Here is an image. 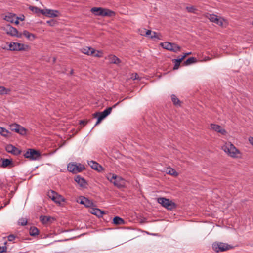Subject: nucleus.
Returning a JSON list of instances; mask_svg holds the SVG:
<instances>
[{
	"mask_svg": "<svg viewBox=\"0 0 253 253\" xmlns=\"http://www.w3.org/2000/svg\"><path fill=\"white\" fill-rule=\"evenodd\" d=\"M222 149L231 157L237 158L240 151L235 146L230 142L226 143L222 147Z\"/></svg>",
	"mask_w": 253,
	"mask_h": 253,
	"instance_id": "nucleus-1",
	"label": "nucleus"
},
{
	"mask_svg": "<svg viewBox=\"0 0 253 253\" xmlns=\"http://www.w3.org/2000/svg\"><path fill=\"white\" fill-rule=\"evenodd\" d=\"M90 11L96 16L111 17L115 15V13L113 11L102 7H93L91 9Z\"/></svg>",
	"mask_w": 253,
	"mask_h": 253,
	"instance_id": "nucleus-2",
	"label": "nucleus"
},
{
	"mask_svg": "<svg viewBox=\"0 0 253 253\" xmlns=\"http://www.w3.org/2000/svg\"><path fill=\"white\" fill-rule=\"evenodd\" d=\"M157 202L168 210L172 211L176 208V205L172 200L164 197L157 198Z\"/></svg>",
	"mask_w": 253,
	"mask_h": 253,
	"instance_id": "nucleus-3",
	"label": "nucleus"
},
{
	"mask_svg": "<svg viewBox=\"0 0 253 253\" xmlns=\"http://www.w3.org/2000/svg\"><path fill=\"white\" fill-rule=\"evenodd\" d=\"M212 247V249L216 253L225 252L233 248L231 245L221 242H214Z\"/></svg>",
	"mask_w": 253,
	"mask_h": 253,
	"instance_id": "nucleus-4",
	"label": "nucleus"
},
{
	"mask_svg": "<svg viewBox=\"0 0 253 253\" xmlns=\"http://www.w3.org/2000/svg\"><path fill=\"white\" fill-rule=\"evenodd\" d=\"M84 169V166L80 163H69L67 166L68 171L74 173L82 172Z\"/></svg>",
	"mask_w": 253,
	"mask_h": 253,
	"instance_id": "nucleus-5",
	"label": "nucleus"
},
{
	"mask_svg": "<svg viewBox=\"0 0 253 253\" xmlns=\"http://www.w3.org/2000/svg\"><path fill=\"white\" fill-rule=\"evenodd\" d=\"M24 156L32 160H38L40 157V153L38 151L33 149H28L23 154Z\"/></svg>",
	"mask_w": 253,
	"mask_h": 253,
	"instance_id": "nucleus-6",
	"label": "nucleus"
},
{
	"mask_svg": "<svg viewBox=\"0 0 253 253\" xmlns=\"http://www.w3.org/2000/svg\"><path fill=\"white\" fill-rule=\"evenodd\" d=\"M82 52L86 55H91L94 57H100L101 56V53L99 51L95 50L94 48L89 47H84L81 49Z\"/></svg>",
	"mask_w": 253,
	"mask_h": 253,
	"instance_id": "nucleus-7",
	"label": "nucleus"
},
{
	"mask_svg": "<svg viewBox=\"0 0 253 253\" xmlns=\"http://www.w3.org/2000/svg\"><path fill=\"white\" fill-rule=\"evenodd\" d=\"M5 32L12 36L20 38L22 37V34L19 33L17 30L10 25H7L4 28Z\"/></svg>",
	"mask_w": 253,
	"mask_h": 253,
	"instance_id": "nucleus-8",
	"label": "nucleus"
},
{
	"mask_svg": "<svg viewBox=\"0 0 253 253\" xmlns=\"http://www.w3.org/2000/svg\"><path fill=\"white\" fill-rule=\"evenodd\" d=\"M27 47L24 44L17 42H11L9 44V49L11 51L25 50Z\"/></svg>",
	"mask_w": 253,
	"mask_h": 253,
	"instance_id": "nucleus-9",
	"label": "nucleus"
},
{
	"mask_svg": "<svg viewBox=\"0 0 253 253\" xmlns=\"http://www.w3.org/2000/svg\"><path fill=\"white\" fill-rule=\"evenodd\" d=\"M59 13L58 10L48 9H42L41 11V14L50 18L57 17L58 16Z\"/></svg>",
	"mask_w": 253,
	"mask_h": 253,
	"instance_id": "nucleus-10",
	"label": "nucleus"
},
{
	"mask_svg": "<svg viewBox=\"0 0 253 253\" xmlns=\"http://www.w3.org/2000/svg\"><path fill=\"white\" fill-rule=\"evenodd\" d=\"M207 17L212 22L219 26L223 25V19L221 18H218L216 15L208 14L207 15Z\"/></svg>",
	"mask_w": 253,
	"mask_h": 253,
	"instance_id": "nucleus-11",
	"label": "nucleus"
},
{
	"mask_svg": "<svg viewBox=\"0 0 253 253\" xmlns=\"http://www.w3.org/2000/svg\"><path fill=\"white\" fill-rule=\"evenodd\" d=\"M5 149L7 152L10 153L15 155H18L21 153V150L11 144L7 145L5 147Z\"/></svg>",
	"mask_w": 253,
	"mask_h": 253,
	"instance_id": "nucleus-12",
	"label": "nucleus"
},
{
	"mask_svg": "<svg viewBox=\"0 0 253 253\" xmlns=\"http://www.w3.org/2000/svg\"><path fill=\"white\" fill-rule=\"evenodd\" d=\"M77 202L81 204L84 205L86 207H90L93 205L91 201L84 197H80L79 199L77 200Z\"/></svg>",
	"mask_w": 253,
	"mask_h": 253,
	"instance_id": "nucleus-13",
	"label": "nucleus"
},
{
	"mask_svg": "<svg viewBox=\"0 0 253 253\" xmlns=\"http://www.w3.org/2000/svg\"><path fill=\"white\" fill-rule=\"evenodd\" d=\"M113 184L118 188L124 187L125 185V180L121 176H117L116 179L113 181Z\"/></svg>",
	"mask_w": 253,
	"mask_h": 253,
	"instance_id": "nucleus-14",
	"label": "nucleus"
},
{
	"mask_svg": "<svg viewBox=\"0 0 253 253\" xmlns=\"http://www.w3.org/2000/svg\"><path fill=\"white\" fill-rule=\"evenodd\" d=\"M211 129L213 130L220 133L223 135H224L226 133V131L225 129H223L220 126L214 124H211Z\"/></svg>",
	"mask_w": 253,
	"mask_h": 253,
	"instance_id": "nucleus-15",
	"label": "nucleus"
},
{
	"mask_svg": "<svg viewBox=\"0 0 253 253\" xmlns=\"http://www.w3.org/2000/svg\"><path fill=\"white\" fill-rule=\"evenodd\" d=\"M88 165L92 169L96 170L98 171H100L103 169L102 166L95 161H90L88 162Z\"/></svg>",
	"mask_w": 253,
	"mask_h": 253,
	"instance_id": "nucleus-16",
	"label": "nucleus"
},
{
	"mask_svg": "<svg viewBox=\"0 0 253 253\" xmlns=\"http://www.w3.org/2000/svg\"><path fill=\"white\" fill-rule=\"evenodd\" d=\"M106 59H107L110 63L118 65L121 63V60L113 55H109Z\"/></svg>",
	"mask_w": 253,
	"mask_h": 253,
	"instance_id": "nucleus-17",
	"label": "nucleus"
},
{
	"mask_svg": "<svg viewBox=\"0 0 253 253\" xmlns=\"http://www.w3.org/2000/svg\"><path fill=\"white\" fill-rule=\"evenodd\" d=\"M75 181L82 187H84L86 184L85 179L79 175L75 177Z\"/></svg>",
	"mask_w": 253,
	"mask_h": 253,
	"instance_id": "nucleus-18",
	"label": "nucleus"
},
{
	"mask_svg": "<svg viewBox=\"0 0 253 253\" xmlns=\"http://www.w3.org/2000/svg\"><path fill=\"white\" fill-rule=\"evenodd\" d=\"M185 57L186 55H184L181 58L172 60L173 62L174 63V65L173 67L174 70H177L178 69L180 62L185 58Z\"/></svg>",
	"mask_w": 253,
	"mask_h": 253,
	"instance_id": "nucleus-19",
	"label": "nucleus"
},
{
	"mask_svg": "<svg viewBox=\"0 0 253 253\" xmlns=\"http://www.w3.org/2000/svg\"><path fill=\"white\" fill-rule=\"evenodd\" d=\"M1 161L2 163L0 164V166L2 168H6L11 165H12V161L8 159H1Z\"/></svg>",
	"mask_w": 253,
	"mask_h": 253,
	"instance_id": "nucleus-20",
	"label": "nucleus"
},
{
	"mask_svg": "<svg viewBox=\"0 0 253 253\" xmlns=\"http://www.w3.org/2000/svg\"><path fill=\"white\" fill-rule=\"evenodd\" d=\"M4 19L8 22L14 23V20L16 19V15L9 13L7 15H5Z\"/></svg>",
	"mask_w": 253,
	"mask_h": 253,
	"instance_id": "nucleus-21",
	"label": "nucleus"
},
{
	"mask_svg": "<svg viewBox=\"0 0 253 253\" xmlns=\"http://www.w3.org/2000/svg\"><path fill=\"white\" fill-rule=\"evenodd\" d=\"M172 43H173L169 42H165L161 43L160 45L163 48L171 51L172 47Z\"/></svg>",
	"mask_w": 253,
	"mask_h": 253,
	"instance_id": "nucleus-22",
	"label": "nucleus"
},
{
	"mask_svg": "<svg viewBox=\"0 0 253 253\" xmlns=\"http://www.w3.org/2000/svg\"><path fill=\"white\" fill-rule=\"evenodd\" d=\"M113 222L115 225H123L125 224V221L122 218L119 216H115L113 220Z\"/></svg>",
	"mask_w": 253,
	"mask_h": 253,
	"instance_id": "nucleus-23",
	"label": "nucleus"
},
{
	"mask_svg": "<svg viewBox=\"0 0 253 253\" xmlns=\"http://www.w3.org/2000/svg\"><path fill=\"white\" fill-rule=\"evenodd\" d=\"M93 116L94 118L98 117L97 121L95 124V126L99 124L100 122L104 119L106 117L104 116V115L101 113V112H96L93 114Z\"/></svg>",
	"mask_w": 253,
	"mask_h": 253,
	"instance_id": "nucleus-24",
	"label": "nucleus"
},
{
	"mask_svg": "<svg viewBox=\"0 0 253 253\" xmlns=\"http://www.w3.org/2000/svg\"><path fill=\"white\" fill-rule=\"evenodd\" d=\"M119 103V102L114 104L112 107H108V108L104 110L103 112H102L101 113L104 115V116L107 117L109 114L111 113L112 108L116 107V106H117Z\"/></svg>",
	"mask_w": 253,
	"mask_h": 253,
	"instance_id": "nucleus-25",
	"label": "nucleus"
},
{
	"mask_svg": "<svg viewBox=\"0 0 253 253\" xmlns=\"http://www.w3.org/2000/svg\"><path fill=\"white\" fill-rule=\"evenodd\" d=\"M91 213L94 214L98 217L102 216L104 212L99 209H92L91 211Z\"/></svg>",
	"mask_w": 253,
	"mask_h": 253,
	"instance_id": "nucleus-26",
	"label": "nucleus"
},
{
	"mask_svg": "<svg viewBox=\"0 0 253 253\" xmlns=\"http://www.w3.org/2000/svg\"><path fill=\"white\" fill-rule=\"evenodd\" d=\"M23 35L25 36L28 39L33 41L35 39V35L29 33L28 31L25 30L23 31Z\"/></svg>",
	"mask_w": 253,
	"mask_h": 253,
	"instance_id": "nucleus-27",
	"label": "nucleus"
},
{
	"mask_svg": "<svg viewBox=\"0 0 253 253\" xmlns=\"http://www.w3.org/2000/svg\"><path fill=\"white\" fill-rule=\"evenodd\" d=\"M0 134L4 137H7L10 133L5 128L0 126Z\"/></svg>",
	"mask_w": 253,
	"mask_h": 253,
	"instance_id": "nucleus-28",
	"label": "nucleus"
},
{
	"mask_svg": "<svg viewBox=\"0 0 253 253\" xmlns=\"http://www.w3.org/2000/svg\"><path fill=\"white\" fill-rule=\"evenodd\" d=\"M30 235L32 236H35L39 234V230L35 227H31L29 231Z\"/></svg>",
	"mask_w": 253,
	"mask_h": 253,
	"instance_id": "nucleus-29",
	"label": "nucleus"
},
{
	"mask_svg": "<svg viewBox=\"0 0 253 253\" xmlns=\"http://www.w3.org/2000/svg\"><path fill=\"white\" fill-rule=\"evenodd\" d=\"M53 201L56 203L61 204L62 202H64V199L62 196L57 194V196H55V199H54Z\"/></svg>",
	"mask_w": 253,
	"mask_h": 253,
	"instance_id": "nucleus-30",
	"label": "nucleus"
},
{
	"mask_svg": "<svg viewBox=\"0 0 253 253\" xmlns=\"http://www.w3.org/2000/svg\"><path fill=\"white\" fill-rule=\"evenodd\" d=\"M180 49L181 47L179 45L174 43H172V47L171 51H172L175 53H177L180 51Z\"/></svg>",
	"mask_w": 253,
	"mask_h": 253,
	"instance_id": "nucleus-31",
	"label": "nucleus"
},
{
	"mask_svg": "<svg viewBox=\"0 0 253 253\" xmlns=\"http://www.w3.org/2000/svg\"><path fill=\"white\" fill-rule=\"evenodd\" d=\"M26 129L20 125L19 128H18L17 133H19L22 135H25L26 134Z\"/></svg>",
	"mask_w": 253,
	"mask_h": 253,
	"instance_id": "nucleus-32",
	"label": "nucleus"
},
{
	"mask_svg": "<svg viewBox=\"0 0 253 253\" xmlns=\"http://www.w3.org/2000/svg\"><path fill=\"white\" fill-rule=\"evenodd\" d=\"M29 8L33 13H37V14H38L39 13H41V11L42 10V9H40L39 8H38L37 7L32 6H30Z\"/></svg>",
	"mask_w": 253,
	"mask_h": 253,
	"instance_id": "nucleus-33",
	"label": "nucleus"
},
{
	"mask_svg": "<svg viewBox=\"0 0 253 253\" xmlns=\"http://www.w3.org/2000/svg\"><path fill=\"white\" fill-rule=\"evenodd\" d=\"M19 126L20 125L17 124H15V123L12 124L9 126L10 129L11 131H15V132H17V130H18V128L19 127Z\"/></svg>",
	"mask_w": 253,
	"mask_h": 253,
	"instance_id": "nucleus-34",
	"label": "nucleus"
},
{
	"mask_svg": "<svg viewBox=\"0 0 253 253\" xmlns=\"http://www.w3.org/2000/svg\"><path fill=\"white\" fill-rule=\"evenodd\" d=\"M117 176L114 174L110 173L107 175L106 177L109 181L113 183V181L116 179Z\"/></svg>",
	"mask_w": 253,
	"mask_h": 253,
	"instance_id": "nucleus-35",
	"label": "nucleus"
},
{
	"mask_svg": "<svg viewBox=\"0 0 253 253\" xmlns=\"http://www.w3.org/2000/svg\"><path fill=\"white\" fill-rule=\"evenodd\" d=\"M196 59L194 57H190L184 61V64L186 65H190L196 62Z\"/></svg>",
	"mask_w": 253,
	"mask_h": 253,
	"instance_id": "nucleus-36",
	"label": "nucleus"
},
{
	"mask_svg": "<svg viewBox=\"0 0 253 253\" xmlns=\"http://www.w3.org/2000/svg\"><path fill=\"white\" fill-rule=\"evenodd\" d=\"M50 217L47 216L42 215L40 217V221L43 223H46L50 220Z\"/></svg>",
	"mask_w": 253,
	"mask_h": 253,
	"instance_id": "nucleus-37",
	"label": "nucleus"
},
{
	"mask_svg": "<svg viewBox=\"0 0 253 253\" xmlns=\"http://www.w3.org/2000/svg\"><path fill=\"white\" fill-rule=\"evenodd\" d=\"M58 193L53 190H50L48 192V197L51 198L52 200L55 199V196H57Z\"/></svg>",
	"mask_w": 253,
	"mask_h": 253,
	"instance_id": "nucleus-38",
	"label": "nucleus"
},
{
	"mask_svg": "<svg viewBox=\"0 0 253 253\" xmlns=\"http://www.w3.org/2000/svg\"><path fill=\"white\" fill-rule=\"evenodd\" d=\"M27 220L26 218H21L18 220V224L21 226H25L27 224Z\"/></svg>",
	"mask_w": 253,
	"mask_h": 253,
	"instance_id": "nucleus-39",
	"label": "nucleus"
},
{
	"mask_svg": "<svg viewBox=\"0 0 253 253\" xmlns=\"http://www.w3.org/2000/svg\"><path fill=\"white\" fill-rule=\"evenodd\" d=\"M171 100L174 105L179 104L180 101L175 95H171Z\"/></svg>",
	"mask_w": 253,
	"mask_h": 253,
	"instance_id": "nucleus-40",
	"label": "nucleus"
},
{
	"mask_svg": "<svg viewBox=\"0 0 253 253\" xmlns=\"http://www.w3.org/2000/svg\"><path fill=\"white\" fill-rule=\"evenodd\" d=\"M186 10L188 12L196 13V9L194 6H187Z\"/></svg>",
	"mask_w": 253,
	"mask_h": 253,
	"instance_id": "nucleus-41",
	"label": "nucleus"
},
{
	"mask_svg": "<svg viewBox=\"0 0 253 253\" xmlns=\"http://www.w3.org/2000/svg\"><path fill=\"white\" fill-rule=\"evenodd\" d=\"M160 34H158L157 32H152V35L150 36V38L151 39H161V38L160 37Z\"/></svg>",
	"mask_w": 253,
	"mask_h": 253,
	"instance_id": "nucleus-42",
	"label": "nucleus"
},
{
	"mask_svg": "<svg viewBox=\"0 0 253 253\" xmlns=\"http://www.w3.org/2000/svg\"><path fill=\"white\" fill-rule=\"evenodd\" d=\"M7 92L6 88L3 86H0V94H7Z\"/></svg>",
	"mask_w": 253,
	"mask_h": 253,
	"instance_id": "nucleus-43",
	"label": "nucleus"
},
{
	"mask_svg": "<svg viewBox=\"0 0 253 253\" xmlns=\"http://www.w3.org/2000/svg\"><path fill=\"white\" fill-rule=\"evenodd\" d=\"M15 238H16L15 236L13 234H10L7 237L8 240L9 241H14L15 240Z\"/></svg>",
	"mask_w": 253,
	"mask_h": 253,
	"instance_id": "nucleus-44",
	"label": "nucleus"
},
{
	"mask_svg": "<svg viewBox=\"0 0 253 253\" xmlns=\"http://www.w3.org/2000/svg\"><path fill=\"white\" fill-rule=\"evenodd\" d=\"M169 174L171 175H174V176H176L177 175V173L176 172V171L173 169H171V170H170L169 172H168Z\"/></svg>",
	"mask_w": 253,
	"mask_h": 253,
	"instance_id": "nucleus-45",
	"label": "nucleus"
},
{
	"mask_svg": "<svg viewBox=\"0 0 253 253\" xmlns=\"http://www.w3.org/2000/svg\"><path fill=\"white\" fill-rule=\"evenodd\" d=\"M152 31L150 30H148L146 31V34H145V36H148V37H149L150 38V36L152 35Z\"/></svg>",
	"mask_w": 253,
	"mask_h": 253,
	"instance_id": "nucleus-46",
	"label": "nucleus"
},
{
	"mask_svg": "<svg viewBox=\"0 0 253 253\" xmlns=\"http://www.w3.org/2000/svg\"><path fill=\"white\" fill-rule=\"evenodd\" d=\"M87 122L85 121V120H81L80 121V124L82 126H84V125H86Z\"/></svg>",
	"mask_w": 253,
	"mask_h": 253,
	"instance_id": "nucleus-47",
	"label": "nucleus"
},
{
	"mask_svg": "<svg viewBox=\"0 0 253 253\" xmlns=\"http://www.w3.org/2000/svg\"><path fill=\"white\" fill-rule=\"evenodd\" d=\"M2 249V250L0 252V253H2L3 252H6L7 247L6 246H3Z\"/></svg>",
	"mask_w": 253,
	"mask_h": 253,
	"instance_id": "nucleus-48",
	"label": "nucleus"
},
{
	"mask_svg": "<svg viewBox=\"0 0 253 253\" xmlns=\"http://www.w3.org/2000/svg\"><path fill=\"white\" fill-rule=\"evenodd\" d=\"M249 141L250 142V143L253 145V137H250L249 138Z\"/></svg>",
	"mask_w": 253,
	"mask_h": 253,
	"instance_id": "nucleus-49",
	"label": "nucleus"
},
{
	"mask_svg": "<svg viewBox=\"0 0 253 253\" xmlns=\"http://www.w3.org/2000/svg\"><path fill=\"white\" fill-rule=\"evenodd\" d=\"M16 19H17L18 20H20L21 21H23L24 19V16L22 15V16L18 17L16 16Z\"/></svg>",
	"mask_w": 253,
	"mask_h": 253,
	"instance_id": "nucleus-50",
	"label": "nucleus"
},
{
	"mask_svg": "<svg viewBox=\"0 0 253 253\" xmlns=\"http://www.w3.org/2000/svg\"><path fill=\"white\" fill-rule=\"evenodd\" d=\"M47 23L50 26H52V24L54 23V21L53 20L47 21Z\"/></svg>",
	"mask_w": 253,
	"mask_h": 253,
	"instance_id": "nucleus-51",
	"label": "nucleus"
},
{
	"mask_svg": "<svg viewBox=\"0 0 253 253\" xmlns=\"http://www.w3.org/2000/svg\"><path fill=\"white\" fill-rule=\"evenodd\" d=\"M16 20L15 21L14 20V23L16 24H19V21H18V19H16Z\"/></svg>",
	"mask_w": 253,
	"mask_h": 253,
	"instance_id": "nucleus-52",
	"label": "nucleus"
},
{
	"mask_svg": "<svg viewBox=\"0 0 253 253\" xmlns=\"http://www.w3.org/2000/svg\"><path fill=\"white\" fill-rule=\"evenodd\" d=\"M137 76H138V75L137 74H136L135 75V77H134V80L137 79V78H138Z\"/></svg>",
	"mask_w": 253,
	"mask_h": 253,
	"instance_id": "nucleus-53",
	"label": "nucleus"
},
{
	"mask_svg": "<svg viewBox=\"0 0 253 253\" xmlns=\"http://www.w3.org/2000/svg\"><path fill=\"white\" fill-rule=\"evenodd\" d=\"M191 54V53H190V52H189V53H186V54H185L184 55H186V56L187 55H189V54Z\"/></svg>",
	"mask_w": 253,
	"mask_h": 253,
	"instance_id": "nucleus-54",
	"label": "nucleus"
},
{
	"mask_svg": "<svg viewBox=\"0 0 253 253\" xmlns=\"http://www.w3.org/2000/svg\"><path fill=\"white\" fill-rule=\"evenodd\" d=\"M73 70H72L71 71V74H73Z\"/></svg>",
	"mask_w": 253,
	"mask_h": 253,
	"instance_id": "nucleus-55",
	"label": "nucleus"
},
{
	"mask_svg": "<svg viewBox=\"0 0 253 253\" xmlns=\"http://www.w3.org/2000/svg\"><path fill=\"white\" fill-rule=\"evenodd\" d=\"M252 24H253V23H252Z\"/></svg>",
	"mask_w": 253,
	"mask_h": 253,
	"instance_id": "nucleus-56",
	"label": "nucleus"
},
{
	"mask_svg": "<svg viewBox=\"0 0 253 253\" xmlns=\"http://www.w3.org/2000/svg\"><path fill=\"white\" fill-rule=\"evenodd\" d=\"M1 249V247L0 246V249Z\"/></svg>",
	"mask_w": 253,
	"mask_h": 253,
	"instance_id": "nucleus-57",
	"label": "nucleus"
}]
</instances>
